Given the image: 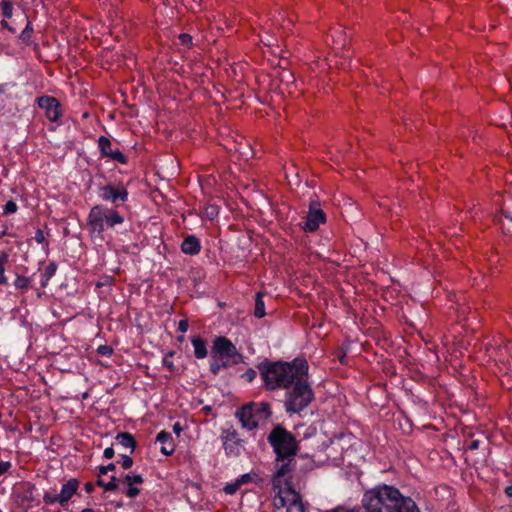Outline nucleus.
Instances as JSON below:
<instances>
[{"mask_svg": "<svg viewBox=\"0 0 512 512\" xmlns=\"http://www.w3.org/2000/svg\"><path fill=\"white\" fill-rule=\"evenodd\" d=\"M267 441L273 449L275 461L280 463L272 476V485L280 486L282 478L292 477L299 444L296 437L282 425H276L270 431Z\"/></svg>", "mask_w": 512, "mask_h": 512, "instance_id": "f257e3e1", "label": "nucleus"}, {"mask_svg": "<svg viewBox=\"0 0 512 512\" xmlns=\"http://www.w3.org/2000/svg\"><path fill=\"white\" fill-rule=\"evenodd\" d=\"M263 386L266 390L289 389L297 376L306 375L309 365L304 358L291 362L264 359L257 365Z\"/></svg>", "mask_w": 512, "mask_h": 512, "instance_id": "f03ea898", "label": "nucleus"}, {"mask_svg": "<svg viewBox=\"0 0 512 512\" xmlns=\"http://www.w3.org/2000/svg\"><path fill=\"white\" fill-rule=\"evenodd\" d=\"M362 505L366 512H419L410 497L403 496L397 488L388 485L367 491Z\"/></svg>", "mask_w": 512, "mask_h": 512, "instance_id": "7ed1b4c3", "label": "nucleus"}, {"mask_svg": "<svg viewBox=\"0 0 512 512\" xmlns=\"http://www.w3.org/2000/svg\"><path fill=\"white\" fill-rule=\"evenodd\" d=\"M243 355L238 352L236 346L226 337H217L211 349L210 371L218 375L221 369L242 363Z\"/></svg>", "mask_w": 512, "mask_h": 512, "instance_id": "20e7f679", "label": "nucleus"}, {"mask_svg": "<svg viewBox=\"0 0 512 512\" xmlns=\"http://www.w3.org/2000/svg\"><path fill=\"white\" fill-rule=\"evenodd\" d=\"M124 223V217L114 208L94 205L87 216L86 225L91 236L102 237L106 228Z\"/></svg>", "mask_w": 512, "mask_h": 512, "instance_id": "39448f33", "label": "nucleus"}, {"mask_svg": "<svg viewBox=\"0 0 512 512\" xmlns=\"http://www.w3.org/2000/svg\"><path fill=\"white\" fill-rule=\"evenodd\" d=\"M287 391L284 407L287 413H300L314 400V392L308 383V373L297 376Z\"/></svg>", "mask_w": 512, "mask_h": 512, "instance_id": "423d86ee", "label": "nucleus"}, {"mask_svg": "<svg viewBox=\"0 0 512 512\" xmlns=\"http://www.w3.org/2000/svg\"><path fill=\"white\" fill-rule=\"evenodd\" d=\"M272 486L278 490L274 497L276 512H305L301 496L292 486V477L282 478L280 486Z\"/></svg>", "mask_w": 512, "mask_h": 512, "instance_id": "0eeeda50", "label": "nucleus"}, {"mask_svg": "<svg viewBox=\"0 0 512 512\" xmlns=\"http://www.w3.org/2000/svg\"><path fill=\"white\" fill-rule=\"evenodd\" d=\"M270 416V405L266 402H251L236 411V417L239 418L242 426L248 430L258 427L259 423L264 422Z\"/></svg>", "mask_w": 512, "mask_h": 512, "instance_id": "6e6552de", "label": "nucleus"}, {"mask_svg": "<svg viewBox=\"0 0 512 512\" xmlns=\"http://www.w3.org/2000/svg\"><path fill=\"white\" fill-rule=\"evenodd\" d=\"M122 482L126 484L128 487L126 490H123L124 493L129 498H135L140 494V490L135 487V484H142L144 482L143 477L140 474H125L120 477L111 476L109 482L105 484V492L116 491L119 489V483Z\"/></svg>", "mask_w": 512, "mask_h": 512, "instance_id": "1a4fd4ad", "label": "nucleus"}, {"mask_svg": "<svg viewBox=\"0 0 512 512\" xmlns=\"http://www.w3.org/2000/svg\"><path fill=\"white\" fill-rule=\"evenodd\" d=\"M79 486L80 481L77 478H70L62 485L59 494L45 492L43 502L46 505L58 503L61 507L65 508L72 497L77 493Z\"/></svg>", "mask_w": 512, "mask_h": 512, "instance_id": "9d476101", "label": "nucleus"}, {"mask_svg": "<svg viewBox=\"0 0 512 512\" xmlns=\"http://www.w3.org/2000/svg\"><path fill=\"white\" fill-rule=\"evenodd\" d=\"M99 196L103 201L110 202L118 207L120 203L128 200V190L123 184L113 185L108 183L99 187Z\"/></svg>", "mask_w": 512, "mask_h": 512, "instance_id": "9b49d317", "label": "nucleus"}, {"mask_svg": "<svg viewBox=\"0 0 512 512\" xmlns=\"http://www.w3.org/2000/svg\"><path fill=\"white\" fill-rule=\"evenodd\" d=\"M220 438L227 456L236 457L241 454L243 440L233 426L223 428Z\"/></svg>", "mask_w": 512, "mask_h": 512, "instance_id": "f8f14e48", "label": "nucleus"}, {"mask_svg": "<svg viewBox=\"0 0 512 512\" xmlns=\"http://www.w3.org/2000/svg\"><path fill=\"white\" fill-rule=\"evenodd\" d=\"M39 108L43 109L46 118L51 122H56L62 117V108L60 102L52 96H40L36 99Z\"/></svg>", "mask_w": 512, "mask_h": 512, "instance_id": "ddd939ff", "label": "nucleus"}, {"mask_svg": "<svg viewBox=\"0 0 512 512\" xmlns=\"http://www.w3.org/2000/svg\"><path fill=\"white\" fill-rule=\"evenodd\" d=\"M98 148L101 157L109 158L121 164L128 163V157L123 154L118 148L113 149L111 141L105 137L100 136L98 139Z\"/></svg>", "mask_w": 512, "mask_h": 512, "instance_id": "4468645a", "label": "nucleus"}, {"mask_svg": "<svg viewBox=\"0 0 512 512\" xmlns=\"http://www.w3.org/2000/svg\"><path fill=\"white\" fill-rule=\"evenodd\" d=\"M326 222V215L322 209H311L308 212L303 229L307 232H315L320 224Z\"/></svg>", "mask_w": 512, "mask_h": 512, "instance_id": "2eb2a0df", "label": "nucleus"}, {"mask_svg": "<svg viewBox=\"0 0 512 512\" xmlns=\"http://www.w3.org/2000/svg\"><path fill=\"white\" fill-rule=\"evenodd\" d=\"M504 341L499 338H493L492 340L484 343V348L490 359L501 360L503 356V350H507L508 346L503 344Z\"/></svg>", "mask_w": 512, "mask_h": 512, "instance_id": "dca6fc26", "label": "nucleus"}, {"mask_svg": "<svg viewBox=\"0 0 512 512\" xmlns=\"http://www.w3.org/2000/svg\"><path fill=\"white\" fill-rule=\"evenodd\" d=\"M156 442H159L161 444L160 451L163 455L170 456L174 453L175 442L172 435L169 432L165 430L160 431L156 436Z\"/></svg>", "mask_w": 512, "mask_h": 512, "instance_id": "f3484780", "label": "nucleus"}, {"mask_svg": "<svg viewBox=\"0 0 512 512\" xmlns=\"http://www.w3.org/2000/svg\"><path fill=\"white\" fill-rule=\"evenodd\" d=\"M182 253L194 256L201 251V242L195 235H187L181 243Z\"/></svg>", "mask_w": 512, "mask_h": 512, "instance_id": "a211bd4d", "label": "nucleus"}, {"mask_svg": "<svg viewBox=\"0 0 512 512\" xmlns=\"http://www.w3.org/2000/svg\"><path fill=\"white\" fill-rule=\"evenodd\" d=\"M115 439L118 444L129 449L130 453H133L137 446L135 437L129 432H120L116 435Z\"/></svg>", "mask_w": 512, "mask_h": 512, "instance_id": "6ab92c4d", "label": "nucleus"}, {"mask_svg": "<svg viewBox=\"0 0 512 512\" xmlns=\"http://www.w3.org/2000/svg\"><path fill=\"white\" fill-rule=\"evenodd\" d=\"M191 342L194 347V356L197 359L205 358L208 354L206 341L200 336H194Z\"/></svg>", "mask_w": 512, "mask_h": 512, "instance_id": "aec40b11", "label": "nucleus"}, {"mask_svg": "<svg viewBox=\"0 0 512 512\" xmlns=\"http://www.w3.org/2000/svg\"><path fill=\"white\" fill-rule=\"evenodd\" d=\"M57 268H58V266L54 261L50 262L44 268V271L41 274V281H40V286L42 289H44L48 286L50 279L56 274Z\"/></svg>", "mask_w": 512, "mask_h": 512, "instance_id": "412c9836", "label": "nucleus"}, {"mask_svg": "<svg viewBox=\"0 0 512 512\" xmlns=\"http://www.w3.org/2000/svg\"><path fill=\"white\" fill-rule=\"evenodd\" d=\"M14 287L21 293H25L28 289L32 288V277L16 274L14 280Z\"/></svg>", "mask_w": 512, "mask_h": 512, "instance_id": "4be33fe9", "label": "nucleus"}, {"mask_svg": "<svg viewBox=\"0 0 512 512\" xmlns=\"http://www.w3.org/2000/svg\"><path fill=\"white\" fill-rule=\"evenodd\" d=\"M9 261V254L6 251L0 252V285H7L8 279L5 276L6 264Z\"/></svg>", "mask_w": 512, "mask_h": 512, "instance_id": "5701e85b", "label": "nucleus"}, {"mask_svg": "<svg viewBox=\"0 0 512 512\" xmlns=\"http://www.w3.org/2000/svg\"><path fill=\"white\" fill-rule=\"evenodd\" d=\"M265 304L263 301V294L261 292L256 293L255 298V309H254V315L257 318H262L265 316Z\"/></svg>", "mask_w": 512, "mask_h": 512, "instance_id": "b1692460", "label": "nucleus"}, {"mask_svg": "<svg viewBox=\"0 0 512 512\" xmlns=\"http://www.w3.org/2000/svg\"><path fill=\"white\" fill-rule=\"evenodd\" d=\"M33 34V28L30 24V22L27 23L24 30L21 32L19 38L20 40L25 43L26 45H29L31 43V37Z\"/></svg>", "mask_w": 512, "mask_h": 512, "instance_id": "393cba45", "label": "nucleus"}, {"mask_svg": "<svg viewBox=\"0 0 512 512\" xmlns=\"http://www.w3.org/2000/svg\"><path fill=\"white\" fill-rule=\"evenodd\" d=\"M204 214L207 219L214 220L219 214V207L215 204H208L205 206Z\"/></svg>", "mask_w": 512, "mask_h": 512, "instance_id": "a878e982", "label": "nucleus"}, {"mask_svg": "<svg viewBox=\"0 0 512 512\" xmlns=\"http://www.w3.org/2000/svg\"><path fill=\"white\" fill-rule=\"evenodd\" d=\"M0 8H1V11H2V15L5 18H11L12 11H13V6H12V3H11L10 0H2L0 2Z\"/></svg>", "mask_w": 512, "mask_h": 512, "instance_id": "bb28decb", "label": "nucleus"}, {"mask_svg": "<svg viewBox=\"0 0 512 512\" xmlns=\"http://www.w3.org/2000/svg\"><path fill=\"white\" fill-rule=\"evenodd\" d=\"M331 36H332V38H335L336 36H338V39L335 42H336V44L341 46L340 48H345V46L348 44L346 35L342 36L339 29H333L331 31Z\"/></svg>", "mask_w": 512, "mask_h": 512, "instance_id": "cd10ccee", "label": "nucleus"}, {"mask_svg": "<svg viewBox=\"0 0 512 512\" xmlns=\"http://www.w3.org/2000/svg\"><path fill=\"white\" fill-rule=\"evenodd\" d=\"M241 485L239 484V482L237 481V479L232 482V483H227L224 488H223V491L228 494V495H233L235 494L239 489H240Z\"/></svg>", "mask_w": 512, "mask_h": 512, "instance_id": "c85d7f7f", "label": "nucleus"}, {"mask_svg": "<svg viewBox=\"0 0 512 512\" xmlns=\"http://www.w3.org/2000/svg\"><path fill=\"white\" fill-rule=\"evenodd\" d=\"M16 86L15 82H6L0 84V96L4 95L7 98L10 97L9 90Z\"/></svg>", "mask_w": 512, "mask_h": 512, "instance_id": "c756f323", "label": "nucleus"}, {"mask_svg": "<svg viewBox=\"0 0 512 512\" xmlns=\"http://www.w3.org/2000/svg\"><path fill=\"white\" fill-rule=\"evenodd\" d=\"M121 460L118 461V463L121 464L122 468L127 470L130 469L133 466V459L128 455H120Z\"/></svg>", "mask_w": 512, "mask_h": 512, "instance_id": "7c9ffc66", "label": "nucleus"}, {"mask_svg": "<svg viewBox=\"0 0 512 512\" xmlns=\"http://www.w3.org/2000/svg\"><path fill=\"white\" fill-rule=\"evenodd\" d=\"M280 80L281 82H285L286 84H293L295 81L294 75L289 70H284L281 72Z\"/></svg>", "mask_w": 512, "mask_h": 512, "instance_id": "2f4dec72", "label": "nucleus"}, {"mask_svg": "<svg viewBox=\"0 0 512 512\" xmlns=\"http://www.w3.org/2000/svg\"><path fill=\"white\" fill-rule=\"evenodd\" d=\"M17 204L13 200H9L3 207L4 214H13L17 211Z\"/></svg>", "mask_w": 512, "mask_h": 512, "instance_id": "473e14b6", "label": "nucleus"}, {"mask_svg": "<svg viewBox=\"0 0 512 512\" xmlns=\"http://www.w3.org/2000/svg\"><path fill=\"white\" fill-rule=\"evenodd\" d=\"M26 487L27 489L24 492V499L28 500L29 502H32L34 500L35 486L30 483H27Z\"/></svg>", "mask_w": 512, "mask_h": 512, "instance_id": "72a5a7b5", "label": "nucleus"}, {"mask_svg": "<svg viewBox=\"0 0 512 512\" xmlns=\"http://www.w3.org/2000/svg\"><path fill=\"white\" fill-rule=\"evenodd\" d=\"M257 376V372L256 370H254L253 368H249L247 369L242 375L241 377L246 380L247 382H252Z\"/></svg>", "mask_w": 512, "mask_h": 512, "instance_id": "f704fd0d", "label": "nucleus"}, {"mask_svg": "<svg viewBox=\"0 0 512 512\" xmlns=\"http://www.w3.org/2000/svg\"><path fill=\"white\" fill-rule=\"evenodd\" d=\"M178 39L180 44L183 46L190 47L192 45V36L187 33L180 34Z\"/></svg>", "mask_w": 512, "mask_h": 512, "instance_id": "c9c22d12", "label": "nucleus"}, {"mask_svg": "<svg viewBox=\"0 0 512 512\" xmlns=\"http://www.w3.org/2000/svg\"><path fill=\"white\" fill-rule=\"evenodd\" d=\"M97 352L102 356L110 357L113 354V348L109 345H100Z\"/></svg>", "mask_w": 512, "mask_h": 512, "instance_id": "e433bc0d", "label": "nucleus"}, {"mask_svg": "<svg viewBox=\"0 0 512 512\" xmlns=\"http://www.w3.org/2000/svg\"><path fill=\"white\" fill-rule=\"evenodd\" d=\"M34 239L38 244L45 243L48 246V242L46 241V237L42 229L38 228L36 230Z\"/></svg>", "mask_w": 512, "mask_h": 512, "instance_id": "4c0bfd02", "label": "nucleus"}, {"mask_svg": "<svg viewBox=\"0 0 512 512\" xmlns=\"http://www.w3.org/2000/svg\"><path fill=\"white\" fill-rule=\"evenodd\" d=\"M237 481L242 486L244 484H247L252 481V476L250 474H243L239 478H237Z\"/></svg>", "mask_w": 512, "mask_h": 512, "instance_id": "58836bf2", "label": "nucleus"}, {"mask_svg": "<svg viewBox=\"0 0 512 512\" xmlns=\"http://www.w3.org/2000/svg\"><path fill=\"white\" fill-rule=\"evenodd\" d=\"M189 328V323L187 319H182L178 323V330L182 333H185Z\"/></svg>", "mask_w": 512, "mask_h": 512, "instance_id": "ea45409f", "label": "nucleus"}, {"mask_svg": "<svg viewBox=\"0 0 512 512\" xmlns=\"http://www.w3.org/2000/svg\"><path fill=\"white\" fill-rule=\"evenodd\" d=\"M11 467V463L8 461H0V476L5 474Z\"/></svg>", "mask_w": 512, "mask_h": 512, "instance_id": "a19ab883", "label": "nucleus"}, {"mask_svg": "<svg viewBox=\"0 0 512 512\" xmlns=\"http://www.w3.org/2000/svg\"><path fill=\"white\" fill-rule=\"evenodd\" d=\"M325 512H357V511L355 509H348L344 506H337V507L327 510Z\"/></svg>", "mask_w": 512, "mask_h": 512, "instance_id": "79ce46f5", "label": "nucleus"}, {"mask_svg": "<svg viewBox=\"0 0 512 512\" xmlns=\"http://www.w3.org/2000/svg\"><path fill=\"white\" fill-rule=\"evenodd\" d=\"M115 455V451L113 449V447H108L104 450L103 452V457L105 459H112Z\"/></svg>", "mask_w": 512, "mask_h": 512, "instance_id": "37998d69", "label": "nucleus"}, {"mask_svg": "<svg viewBox=\"0 0 512 512\" xmlns=\"http://www.w3.org/2000/svg\"><path fill=\"white\" fill-rule=\"evenodd\" d=\"M163 365L170 371V372H173L174 371V364L172 361L168 360V355H166L164 358H163Z\"/></svg>", "mask_w": 512, "mask_h": 512, "instance_id": "c03bdc74", "label": "nucleus"}, {"mask_svg": "<svg viewBox=\"0 0 512 512\" xmlns=\"http://www.w3.org/2000/svg\"><path fill=\"white\" fill-rule=\"evenodd\" d=\"M94 489H95V484H93L91 482H87L84 484V490L86 493L91 494L94 492Z\"/></svg>", "mask_w": 512, "mask_h": 512, "instance_id": "a18cd8bd", "label": "nucleus"}, {"mask_svg": "<svg viewBox=\"0 0 512 512\" xmlns=\"http://www.w3.org/2000/svg\"><path fill=\"white\" fill-rule=\"evenodd\" d=\"M6 235H9L8 226L6 224H2L0 226V239Z\"/></svg>", "mask_w": 512, "mask_h": 512, "instance_id": "49530a36", "label": "nucleus"}, {"mask_svg": "<svg viewBox=\"0 0 512 512\" xmlns=\"http://www.w3.org/2000/svg\"><path fill=\"white\" fill-rule=\"evenodd\" d=\"M479 440H472L470 444L468 445V449L470 450H477L479 448Z\"/></svg>", "mask_w": 512, "mask_h": 512, "instance_id": "de8ad7c7", "label": "nucleus"}, {"mask_svg": "<svg viewBox=\"0 0 512 512\" xmlns=\"http://www.w3.org/2000/svg\"><path fill=\"white\" fill-rule=\"evenodd\" d=\"M97 470V477H102L103 475H106L108 473L104 465L99 466Z\"/></svg>", "mask_w": 512, "mask_h": 512, "instance_id": "09e8293b", "label": "nucleus"}, {"mask_svg": "<svg viewBox=\"0 0 512 512\" xmlns=\"http://www.w3.org/2000/svg\"><path fill=\"white\" fill-rule=\"evenodd\" d=\"M182 426L180 425L179 422H176L174 425H173V431L174 433H176L177 435H180V433L182 432Z\"/></svg>", "mask_w": 512, "mask_h": 512, "instance_id": "8fccbe9b", "label": "nucleus"}, {"mask_svg": "<svg viewBox=\"0 0 512 512\" xmlns=\"http://www.w3.org/2000/svg\"><path fill=\"white\" fill-rule=\"evenodd\" d=\"M107 482H104L102 477H97V481L95 483V485L99 486V487H102L104 490H105V484Z\"/></svg>", "mask_w": 512, "mask_h": 512, "instance_id": "3c124183", "label": "nucleus"}, {"mask_svg": "<svg viewBox=\"0 0 512 512\" xmlns=\"http://www.w3.org/2000/svg\"><path fill=\"white\" fill-rule=\"evenodd\" d=\"M105 467H106L107 472H112V471H115V469H116V465L114 463H110V464L106 465Z\"/></svg>", "mask_w": 512, "mask_h": 512, "instance_id": "603ef678", "label": "nucleus"}, {"mask_svg": "<svg viewBox=\"0 0 512 512\" xmlns=\"http://www.w3.org/2000/svg\"><path fill=\"white\" fill-rule=\"evenodd\" d=\"M505 494H506L508 497L512 498V485L507 486V487L505 488Z\"/></svg>", "mask_w": 512, "mask_h": 512, "instance_id": "864d4df0", "label": "nucleus"}, {"mask_svg": "<svg viewBox=\"0 0 512 512\" xmlns=\"http://www.w3.org/2000/svg\"><path fill=\"white\" fill-rule=\"evenodd\" d=\"M1 24H2V26H3L4 28H8L10 31L14 32V29H12L11 27H9V25H8L7 21L3 20V21L1 22Z\"/></svg>", "mask_w": 512, "mask_h": 512, "instance_id": "5fc2aeb1", "label": "nucleus"}, {"mask_svg": "<svg viewBox=\"0 0 512 512\" xmlns=\"http://www.w3.org/2000/svg\"><path fill=\"white\" fill-rule=\"evenodd\" d=\"M80 512H96V511L92 508H84Z\"/></svg>", "mask_w": 512, "mask_h": 512, "instance_id": "6e6d98bb", "label": "nucleus"}, {"mask_svg": "<svg viewBox=\"0 0 512 512\" xmlns=\"http://www.w3.org/2000/svg\"><path fill=\"white\" fill-rule=\"evenodd\" d=\"M37 296L38 297H41L42 296V293L40 291L37 292Z\"/></svg>", "mask_w": 512, "mask_h": 512, "instance_id": "4d7b16f0", "label": "nucleus"}, {"mask_svg": "<svg viewBox=\"0 0 512 512\" xmlns=\"http://www.w3.org/2000/svg\"><path fill=\"white\" fill-rule=\"evenodd\" d=\"M116 506H117V507H121V506H122V503H121V502H119V503H117V505H116Z\"/></svg>", "mask_w": 512, "mask_h": 512, "instance_id": "13d9d810", "label": "nucleus"}, {"mask_svg": "<svg viewBox=\"0 0 512 512\" xmlns=\"http://www.w3.org/2000/svg\"><path fill=\"white\" fill-rule=\"evenodd\" d=\"M509 218H510V220H512V216H511V217H509Z\"/></svg>", "mask_w": 512, "mask_h": 512, "instance_id": "bf43d9fd", "label": "nucleus"}, {"mask_svg": "<svg viewBox=\"0 0 512 512\" xmlns=\"http://www.w3.org/2000/svg\"><path fill=\"white\" fill-rule=\"evenodd\" d=\"M0 512H2V511L0 510Z\"/></svg>", "mask_w": 512, "mask_h": 512, "instance_id": "052dcab7", "label": "nucleus"}]
</instances>
